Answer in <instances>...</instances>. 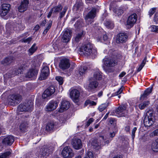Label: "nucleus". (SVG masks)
Listing matches in <instances>:
<instances>
[{"label":"nucleus","instance_id":"nucleus-1","mask_svg":"<svg viewBox=\"0 0 158 158\" xmlns=\"http://www.w3.org/2000/svg\"><path fill=\"white\" fill-rule=\"evenodd\" d=\"M108 54L111 58L105 57L103 59L104 64L108 67H113L116 65L117 62L115 59H120L122 57V55L120 52L113 49L110 50Z\"/></svg>","mask_w":158,"mask_h":158},{"label":"nucleus","instance_id":"nucleus-2","mask_svg":"<svg viewBox=\"0 0 158 158\" xmlns=\"http://www.w3.org/2000/svg\"><path fill=\"white\" fill-rule=\"evenodd\" d=\"M80 51L85 56L91 55L92 56H95L97 54L96 49L93 48V46L90 43H88L81 46L80 49Z\"/></svg>","mask_w":158,"mask_h":158},{"label":"nucleus","instance_id":"nucleus-3","mask_svg":"<svg viewBox=\"0 0 158 158\" xmlns=\"http://www.w3.org/2000/svg\"><path fill=\"white\" fill-rule=\"evenodd\" d=\"M22 96L18 94H14L10 95L7 99L8 105L15 106L21 102Z\"/></svg>","mask_w":158,"mask_h":158},{"label":"nucleus","instance_id":"nucleus-4","mask_svg":"<svg viewBox=\"0 0 158 158\" xmlns=\"http://www.w3.org/2000/svg\"><path fill=\"white\" fill-rule=\"evenodd\" d=\"M98 11L97 9L93 7L86 15L85 19L87 24H91L94 21V19L96 15L97 12Z\"/></svg>","mask_w":158,"mask_h":158},{"label":"nucleus","instance_id":"nucleus-5","mask_svg":"<svg viewBox=\"0 0 158 158\" xmlns=\"http://www.w3.org/2000/svg\"><path fill=\"white\" fill-rule=\"evenodd\" d=\"M88 80L89 84L86 87L87 90L89 92L93 93L95 92L98 86V82L97 81L94 80L93 78H89Z\"/></svg>","mask_w":158,"mask_h":158},{"label":"nucleus","instance_id":"nucleus-6","mask_svg":"<svg viewBox=\"0 0 158 158\" xmlns=\"http://www.w3.org/2000/svg\"><path fill=\"white\" fill-rule=\"evenodd\" d=\"M33 103L31 100L27 101L19 105L17 110L18 111H27L31 110Z\"/></svg>","mask_w":158,"mask_h":158},{"label":"nucleus","instance_id":"nucleus-7","mask_svg":"<svg viewBox=\"0 0 158 158\" xmlns=\"http://www.w3.org/2000/svg\"><path fill=\"white\" fill-rule=\"evenodd\" d=\"M82 92L81 89H73L70 91V96L72 100L75 103L77 102L79 100L80 93Z\"/></svg>","mask_w":158,"mask_h":158},{"label":"nucleus","instance_id":"nucleus-8","mask_svg":"<svg viewBox=\"0 0 158 158\" xmlns=\"http://www.w3.org/2000/svg\"><path fill=\"white\" fill-rule=\"evenodd\" d=\"M137 15L136 14H133L130 15L127 21L126 26L129 29L132 27L136 23Z\"/></svg>","mask_w":158,"mask_h":158},{"label":"nucleus","instance_id":"nucleus-9","mask_svg":"<svg viewBox=\"0 0 158 158\" xmlns=\"http://www.w3.org/2000/svg\"><path fill=\"white\" fill-rule=\"evenodd\" d=\"M61 154L64 158H72L74 155L72 149L69 146H66L63 149Z\"/></svg>","mask_w":158,"mask_h":158},{"label":"nucleus","instance_id":"nucleus-10","mask_svg":"<svg viewBox=\"0 0 158 158\" xmlns=\"http://www.w3.org/2000/svg\"><path fill=\"white\" fill-rule=\"evenodd\" d=\"M127 105L125 104L120 105L115 110V114L119 117L124 116V112H125L127 108Z\"/></svg>","mask_w":158,"mask_h":158},{"label":"nucleus","instance_id":"nucleus-11","mask_svg":"<svg viewBox=\"0 0 158 158\" xmlns=\"http://www.w3.org/2000/svg\"><path fill=\"white\" fill-rule=\"evenodd\" d=\"M70 65L69 60L67 58L62 59L59 63L60 68L63 70L68 69Z\"/></svg>","mask_w":158,"mask_h":158},{"label":"nucleus","instance_id":"nucleus-12","mask_svg":"<svg viewBox=\"0 0 158 158\" xmlns=\"http://www.w3.org/2000/svg\"><path fill=\"white\" fill-rule=\"evenodd\" d=\"M10 9V5L8 4H3L1 6L0 15L2 17L6 16L8 13Z\"/></svg>","mask_w":158,"mask_h":158},{"label":"nucleus","instance_id":"nucleus-13","mask_svg":"<svg viewBox=\"0 0 158 158\" xmlns=\"http://www.w3.org/2000/svg\"><path fill=\"white\" fill-rule=\"evenodd\" d=\"M128 37V35L126 34L123 33H120L117 36L116 42L117 44L125 43L127 40Z\"/></svg>","mask_w":158,"mask_h":158},{"label":"nucleus","instance_id":"nucleus-14","mask_svg":"<svg viewBox=\"0 0 158 158\" xmlns=\"http://www.w3.org/2000/svg\"><path fill=\"white\" fill-rule=\"evenodd\" d=\"M55 91V89L54 87L53 86H50L44 91L42 97L43 98H45L51 96Z\"/></svg>","mask_w":158,"mask_h":158},{"label":"nucleus","instance_id":"nucleus-15","mask_svg":"<svg viewBox=\"0 0 158 158\" xmlns=\"http://www.w3.org/2000/svg\"><path fill=\"white\" fill-rule=\"evenodd\" d=\"M49 74V70L47 66H44L42 69L39 79L42 80L46 79Z\"/></svg>","mask_w":158,"mask_h":158},{"label":"nucleus","instance_id":"nucleus-16","mask_svg":"<svg viewBox=\"0 0 158 158\" xmlns=\"http://www.w3.org/2000/svg\"><path fill=\"white\" fill-rule=\"evenodd\" d=\"M29 3V0H23L22 1L20 5L18 7L19 11L22 13L26 11L28 8Z\"/></svg>","mask_w":158,"mask_h":158},{"label":"nucleus","instance_id":"nucleus-17","mask_svg":"<svg viewBox=\"0 0 158 158\" xmlns=\"http://www.w3.org/2000/svg\"><path fill=\"white\" fill-rule=\"evenodd\" d=\"M72 36V32L69 29L66 30L64 32L62 38L63 42L67 43L70 40Z\"/></svg>","mask_w":158,"mask_h":158},{"label":"nucleus","instance_id":"nucleus-18","mask_svg":"<svg viewBox=\"0 0 158 158\" xmlns=\"http://www.w3.org/2000/svg\"><path fill=\"white\" fill-rule=\"evenodd\" d=\"M72 144L73 148L77 150L81 148L82 146L81 141L79 139H73Z\"/></svg>","mask_w":158,"mask_h":158},{"label":"nucleus","instance_id":"nucleus-19","mask_svg":"<svg viewBox=\"0 0 158 158\" xmlns=\"http://www.w3.org/2000/svg\"><path fill=\"white\" fill-rule=\"evenodd\" d=\"M156 118H152L145 116L143 119V124L145 127H149L152 126L154 123Z\"/></svg>","mask_w":158,"mask_h":158},{"label":"nucleus","instance_id":"nucleus-20","mask_svg":"<svg viewBox=\"0 0 158 158\" xmlns=\"http://www.w3.org/2000/svg\"><path fill=\"white\" fill-rule=\"evenodd\" d=\"M58 105L57 102L52 101L49 102L46 106V110L49 111L55 109Z\"/></svg>","mask_w":158,"mask_h":158},{"label":"nucleus","instance_id":"nucleus-21","mask_svg":"<svg viewBox=\"0 0 158 158\" xmlns=\"http://www.w3.org/2000/svg\"><path fill=\"white\" fill-rule=\"evenodd\" d=\"M70 106V104L69 101L66 100H63L61 102L59 111L60 112H62L64 110L68 109Z\"/></svg>","mask_w":158,"mask_h":158},{"label":"nucleus","instance_id":"nucleus-22","mask_svg":"<svg viewBox=\"0 0 158 158\" xmlns=\"http://www.w3.org/2000/svg\"><path fill=\"white\" fill-rule=\"evenodd\" d=\"M14 141V136L9 135L5 138L3 141V144L7 145H11Z\"/></svg>","mask_w":158,"mask_h":158},{"label":"nucleus","instance_id":"nucleus-23","mask_svg":"<svg viewBox=\"0 0 158 158\" xmlns=\"http://www.w3.org/2000/svg\"><path fill=\"white\" fill-rule=\"evenodd\" d=\"M152 88L147 89L144 92L143 94L141 96L140 99L141 100L143 101L148 98V96L151 93Z\"/></svg>","mask_w":158,"mask_h":158},{"label":"nucleus","instance_id":"nucleus-24","mask_svg":"<svg viewBox=\"0 0 158 158\" xmlns=\"http://www.w3.org/2000/svg\"><path fill=\"white\" fill-rule=\"evenodd\" d=\"M29 121L27 119L22 122L19 127V128L22 132H25L28 127Z\"/></svg>","mask_w":158,"mask_h":158},{"label":"nucleus","instance_id":"nucleus-25","mask_svg":"<svg viewBox=\"0 0 158 158\" xmlns=\"http://www.w3.org/2000/svg\"><path fill=\"white\" fill-rule=\"evenodd\" d=\"M38 71L37 70L33 69H31L27 73L26 77H35L37 75Z\"/></svg>","mask_w":158,"mask_h":158},{"label":"nucleus","instance_id":"nucleus-26","mask_svg":"<svg viewBox=\"0 0 158 158\" xmlns=\"http://www.w3.org/2000/svg\"><path fill=\"white\" fill-rule=\"evenodd\" d=\"M14 57L12 56H9L6 57L2 61V64L5 65H7L13 61Z\"/></svg>","mask_w":158,"mask_h":158},{"label":"nucleus","instance_id":"nucleus-27","mask_svg":"<svg viewBox=\"0 0 158 158\" xmlns=\"http://www.w3.org/2000/svg\"><path fill=\"white\" fill-rule=\"evenodd\" d=\"M152 118H155V112L152 109H149L147 111L145 116Z\"/></svg>","mask_w":158,"mask_h":158},{"label":"nucleus","instance_id":"nucleus-28","mask_svg":"<svg viewBox=\"0 0 158 158\" xmlns=\"http://www.w3.org/2000/svg\"><path fill=\"white\" fill-rule=\"evenodd\" d=\"M104 24L107 28L111 29H113L114 26L113 22L109 20L106 21L104 23Z\"/></svg>","mask_w":158,"mask_h":158},{"label":"nucleus","instance_id":"nucleus-29","mask_svg":"<svg viewBox=\"0 0 158 158\" xmlns=\"http://www.w3.org/2000/svg\"><path fill=\"white\" fill-rule=\"evenodd\" d=\"M55 124L53 122L48 123L46 127V130L48 132L53 131L54 129Z\"/></svg>","mask_w":158,"mask_h":158},{"label":"nucleus","instance_id":"nucleus-30","mask_svg":"<svg viewBox=\"0 0 158 158\" xmlns=\"http://www.w3.org/2000/svg\"><path fill=\"white\" fill-rule=\"evenodd\" d=\"M90 78H93L94 80L97 81L101 80L102 78V76L99 72L96 71L94 73L93 76Z\"/></svg>","mask_w":158,"mask_h":158},{"label":"nucleus","instance_id":"nucleus-31","mask_svg":"<svg viewBox=\"0 0 158 158\" xmlns=\"http://www.w3.org/2000/svg\"><path fill=\"white\" fill-rule=\"evenodd\" d=\"M88 68L86 66H81L79 69L78 73L81 76H82L87 72Z\"/></svg>","mask_w":158,"mask_h":158},{"label":"nucleus","instance_id":"nucleus-32","mask_svg":"<svg viewBox=\"0 0 158 158\" xmlns=\"http://www.w3.org/2000/svg\"><path fill=\"white\" fill-rule=\"evenodd\" d=\"M84 35L83 31H82L79 33H78L75 37V41L77 42H78L82 39V37Z\"/></svg>","mask_w":158,"mask_h":158},{"label":"nucleus","instance_id":"nucleus-33","mask_svg":"<svg viewBox=\"0 0 158 158\" xmlns=\"http://www.w3.org/2000/svg\"><path fill=\"white\" fill-rule=\"evenodd\" d=\"M63 7L61 5L59 4L57 6H55L52 8V10L53 11V13H56L59 12L62 9Z\"/></svg>","mask_w":158,"mask_h":158},{"label":"nucleus","instance_id":"nucleus-34","mask_svg":"<svg viewBox=\"0 0 158 158\" xmlns=\"http://www.w3.org/2000/svg\"><path fill=\"white\" fill-rule=\"evenodd\" d=\"M11 155V152L9 150L0 154V158H8Z\"/></svg>","mask_w":158,"mask_h":158},{"label":"nucleus","instance_id":"nucleus-35","mask_svg":"<svg viewBox=\"0 0 158 158\" xmlns=\"http://www.w3.org/2000/svg\"><path fill=\"white\" fill-rule=\"evenodd\" d=\"M150 104L149 101H146L140 104L139 105V107L141 110L143 109L144 108L148 106Z\"/></svg>","mask_w":158,"mask_h":158},{"label":"nucleus","instance_id":"nucleus-36","mask_svg":"<svg viewBox=\"0 0 158 158\" xmlns=\"http://www.w3.org/2000/svg\"><path fill=\"white\" fill-rule=\"evenodd\" d=\"M152 149L155 152H158V138L155 141V142L152 146Z\"/></svg>","mask_w":158,"mask_h":158},{"label":"nucleus","instance_id":"nucleus-37","mask_svg":"<svg viewBox=\"0 0 158 158\" xmlns=\"http://www.w3.org/2000/svg\"><path fill=\"white\" fill-rule=\"evenodd\" d=\"M15 75H16L15 69L10 70L9 73L6 74V76H8L9 78L14 77Z\"/></svg>","mask_w":158,"mask_h":158},{"label":"nucleus","instance_id":"nucleus-38","mask_svg":"<svg viewBox=\"0 0 158 158\" xmlns=\"http://www.w3.org/2000/svg\"><path fill=\"white\" fill-rule=\"evenodd\" d=\"M37 47H36V44H34L29 49V52L30 54V55H32L37 50Z\"/></svg>","mask_w":158,"mask_h":158},{"label":"nucleus","instance_id":"nucleus-39","mask_svg":"<svg viewBox=\"0 0 158 158\" xmlns=\"http://www.w3.org/2000/svg\"><path fill=\"white\" fill-rule=\"evenodd\" d=\"M49 150L46 147L41 148V154L43 156H45L49 153Z\"/></svg>","mask_w":158,"mask_h":158},{"label":"nucleus","instance_id":"nucleus-40","mask_svg":"<svg viewBox=\"0 0 158 158\" xmlns=\"http://www.w3.org/2000/svg\"><path fill=\"white\" fill-rule=\"evenodd\" d=\"M147 58L146 56L143 60L141 64L140 65L139 67L137 69V71L139 72L143 68V67L144 66V65L145 64L146 62V61Z\"/></svg>","mask_w":158,"mask_h":158},{"label":"nucleus","instance_id":"nucleus-41","mask_svg":"<svg viewBox=\"0 0 158 158\" xmlns=\"http://www.w3.org/2000/svg\"><path fill=\"white\" fill-rule=\"evenodd\" d=\"M67 9L68 7L67 6H65L64 8L63 11L60 13V16L59 17V19H61L64 17Z\"/></svg>","mask_w":158,"mask_h":158},{"label":"nucleus","instance_id":"nucleus-42","mask_svg":"<svg viewBox=\"0 0 158 158\" xmlns=\"http://www.w3.org/2000/svg\"><path fill=\"white\" fill-rule=\"evenodd\" d=\"M108 103H107V104L105 103L102 104V105L99 106L98 109L100 112H102L104 110L106 107L108 106Z\"/></svg>","mask_w":158,"mask_h":158},{"label":"nucleus","instance_id":"nucleus-43","mask_svg":"<svg viewBox=\"0 0 158 158\" xmlns=\"http://www.w3.org/2000/svg\"><path fill=\"white\" fill-rule=\"evenodd\" d=\"M52 23V21L51 20H50L49 22L48 23V26L44 30V31L43 34H46L47 32H48L49 30L50 29V28H51Z\"/></svg>","mask_w":158,"mask_h":158},{"label":"nucleus","instance_id":"nucleus-44","mask_svg":"<svg viewBox=\"0 0 158 158\" xmlns=\"http://www.w3.org/2000/svg\"><path fill=\"white\" fill-rule=\"evenodd\" d=\"M82 24V21L81 19H80L77 21L75 24L74 25L76 28H79L81 26Z\"/></svg>","mask_w":158,"mask_h":158},{"label":"nucleus","instance_id":"nucleus-45","mask_svg":"<svg viewBox=\"0 0 158 158\" xmlns=\"http://www.w3.org/2000/svg\"><path fill=\"white\" fill-rule=\"evenodd\" d=\"M150 28L152 32H158V26L152 25L150 27Z\"/></svg>","mask_w":158,"mask_h":158},{"label":"nucleus","instance_id":"nucleus-46","mask_svg":"<svg viewBox=\"0 0 158 158\" xmlns=\"http://www.w3.org/2000/svg\"><path fill=\"white\" fill-rule=\"evenodd\" d=\"M123 12V9L119 8L117 9L116 10L115 13L118 15L119 16V15H122Z\"/></svg>","mask_w":158,"mask_h":158},{"label":"nucleus","instance_id":"nucleus-47","mask_svg":"<svg viewBox=\"0 0 158 158\" xmlns=\"http://www.w3.org/2000/svg\"><path fill=\"white\" fill-rule=\"evenodd\" d=\"M56 80L59 82L60 85H62L63 82V78L60 76H57L56 77Z\"/></svg>","mask_w":158,"mask_h":158},{"label":"nucleus","instance_id":"nucleus-48","mask_svg":"<svg viewBox=\"0 0 158 158\" xmlns=\"http://www.w3.org/2000/svg\"><path fill=\"white\" fill-rule=\"evenodd\" d=\"M84 158H94L93 153L91 152H88Z\"/></svg>","mask_w":158,"mask_h":158},{"label":"nucleus","instance_id":"nucleus-49","mask_svg":"<svg viewBox=\"0 0 158 158\" xmlns=\"http://www.w3.org/2000/svg\"><path fill=\"white\" fill-rule=\"evenodd\" d=\"M16 71V75H17L19 74H21L23 72V69L20 68H19L18 69H15Z\"/></svg>","mask_w":158,"mask_h":158},{"label":"nucleus","instance_id":"nucleus-50","mask_svg":"<svg viewBox=\"0 0 158 158\" xmlns=\"http://www.w3.org/2000/svg\"><path fill=\"white\" fill-rule=\"evenodd\" d=\"M32 40V38L30 37L27 39L23 38L22 40V41L24 43H29Z\"/></svg>","mask_w":158,"mask_h":158},{"label":"nucleus","instance_id":"nucleus-51","mask_svg":"<svg viewBox=\"0 0 158 158\" xmlns=\"http://www.w3.org/2000/svg\"><path fill=\"white\" fill-rule=\"evenodd\" d=\"M156 10V8H152L149 12V15L150 17H151L153 14L155 12Z\"/></svg>","mask_w":158,"mask_h":158},{"label":"nucleus","instance_id":"nucleus-52","mask_svg":"<svg viewBox=\"0 0 158 158\" xmlns=\"http://www.w3.org/2000/svg\"><path fill=\"white\" fill-rule=\"evenodd\" d=\"M123 90V88L121 87L120 88L118 91H117L116 92L114 93V95H118L120 94Z\"/></svg>","mask_w":158,"mask_h":158},{"label":"nucleus","instance_id":"nucleus-53","mask_svg":"<svg viewBox=\"0 0 158 158\" xmlns=\"http://www.w3.org/2000/svg\"><path fill=\"white\" fill-rule=\"evenodd\" d=\"M137 130V128L136 127H134L131 132V136L132 138L133 139L135 136V133Z\"/></svg>","mask_w":158,"mask_h":158},{"label":"nucleus","instance_id":"nucleus-54","mask_svg":"<svg viewBox=\"0 0 158 158\" xmlns=\"http://www.w3.org/2000/svg\"><path fill=\"white\" fill-rule=\"evenodd\" d=\"M115 133L114 132H110L108 135V137L109 138L112 139L115 136Z\"/></svg>","mask_w":158,"mask_h":158},{"label":"nucleus","instance_id":"nucleus-55","mask_svg":"<svg viewBox=\"0 0 158 158\" xmlns=\"http://www.w3.org/2000/svg\"><path fill=\"white\" fill-rule=\"evenodd\" d=\"M156 126L157 127H158V124ZM153 133L154 135H158V129L154 130Z\"/></svg>","mask_w":158,"mask_h":158},{"label":"nucleus","instance_id":"nucleus-56","mask_svg":"<svg viewBox=\"0 0 158 158\" xmlns=\"http://www.w3.org/2000/svg\"><path fill=\"white\" fill-rule=\"evenodd\" d=\"M154 22H156L158 21V18L157 14L156 13L154 17Z\"/></svg>","mask_w":158,"mask_h":158},{"label":"nucleus","instance_id":"nucleus-57","mask_svg":"<svg viewBox=\"0 0 158 158\" xmlns=\"http://www.w3.org/2000/svg\"><path fill=\"white\" fill-rule=\"evenodd\" d=\"M103 40L104 41H107L108 40V37L107 35L105 34L103 35Z\"/></svg>","mask_w":158,"mask_h":158},{"label":"nucleus","instance_id":"nucleus-58","mask_svg":"<svg viewBox=\"0 0 158 158\" xmlns=\"http://www.w3.org/2000/svg\"><path fill=\"white\" fill-rule=\"evenodd\" d=\"M52 12H53V11L52 10V9L49 12L48 14L47 15V17L48 18H49L52 15Z\"/></svg>","mask_w":158,"mask_h":158},{"label":"nucleus","instance_id":"nucleus-59","mask_svg":"<svg viewBox=\"0 0 158 158\" xmlns=\"http://www.w3.org/2000/svg\"><path fill=\"white\" fill-rule=\"evenodd\" d=\"M90 102H91L90 101V100H86L85 103V104H84L85 106H86L88 104H90Z\"/></svg>","mask_w":158,"mask_h":158},{"label":"nucleus","instance_id":"nucleus-60","mask_svg":"<svg viewBox=\"0 0 158 158\" xmlns=\"http://www.w3.org/2000/svg\"><path fill=\"white\" fill-rule=\"evenodd\" d=\"M46 23V21L45 19L43 20L40 24V25L42 26H44Z\"/></svg>","mask_w":158,"mask_h":158},{"label":"nucleus","instance_id":"nucleus-61","mask_svg":"<svg viewBox=\"0 0 158 158\" xmlns=\"http://www.w3.org/2000/svg\"><path fill=\"white\" fill-rule=\"evenodd\" d=\"M125 130L127 131H129L130 130V127L129 126H127L125 127Z\"/></svg>","mask_w":158,"mask_h":158},{"label":"nucleus","instance_id":"nucleus-62","mask_svg":"<svg viewBox=\"0 0 158 158\" xmlns=\"http://www.w3.org/2000/svg\"><path fill=\"white\" fill-rule=\"evenodd\" d=\"M126 74V73L125 72H123L121 73L119 75L120 77H123Z\"/></svg>","mask_w":158,"mask_h":158},{"label":"nucleus","instance_id":"nucleus-63","mask_svg":"<svg viewBox=\"0 0 158 158\" xmlns=\"http://www.w3.org/2000/svg\"><path fill=\"white\" fill-rule=\"evenodd\" d=\"M40 27L39 25H36L34 28V30L37 31L39 30Z\"/></svg>","mask_w":158,"mask_h":158},{"label":"nucleus","instance_id":"nucleus-64","mask_svg":"<svg viewBox=\"0 0 158 158\" xmlns=\"http://www.w3.org/2000/svg\"><path fill=\"white\" fill-rule=\"evenodd\" d=\"M114 122H115V120L113 118H110V122L111 124H112Z\"/></svg>","mask_w":158,"mask_h":158}]
</instances>
